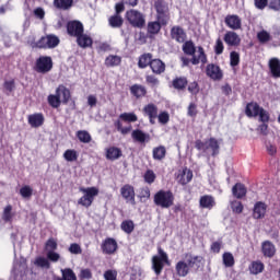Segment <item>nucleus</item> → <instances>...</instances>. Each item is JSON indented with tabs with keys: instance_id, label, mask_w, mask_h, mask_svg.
<instances>
[{
	"instance_id": "21",
	"label": "nucleus",
	"mask_w": 280,
	"mask_h": 280,
	"mask_svg": "<svg viewBox=\"0 0 280 280\" xmlns=\"http://www.w3.org/2000/svg\"><path fill=\"white\" fill-rule=\"evenodd\" d=\"M266 211H268V206L264 201L256 202L253 209L254 220H261L266 218Z\"/></svg>"
},
{
	"instance_id": "4",
	"label": "nucleus",
	"mask_w": 280,
	"mask_h": 280,
	"mask_svg": "<svg viewBox=\"0 0 280 280\" xmlns=\"http://www.w3.org/2000/svg\"><path fill=\"white\" fill-rule=\"evenodd\" d=\"M60 45V38L54 34L42 36L32 44L33 49H56Z\"/></svg>"
},
{
	"instance_id": "41",
	"label": "nucleus",
	"mask_w": 280,
	"mask_h": 280,
	"mask_svg": "<svg viewBox=\"0 0 280 280\" xmlns=\"http://www.w3.org/2000/svg\"><path fill=\"white\" fill-rule=\"evenodd\" d=\"M182 49L186 56L194 57L196 54V44H194V40H186L184 42Z\"/></svg>"
},
{
	"instance_id": "47",
	"label": "nucleus",
	"mask_w": 280,
	"mask_h": 280,
	"mask_svg": "<svg viewBox=\"0 0 280 280\" xmlns=\"http://www.w3.org/2000/svg\"><path fill=\"white\" fill-rule=\"evenodd\" d=\"M114 127L118 132H121L122 135H128V132L132 130V126L124 127V124L121 122L120 118L114 121Z\"/></svg>"
},
{
	"instance_id": "60",
	"label": "nucleus",
	"mask_w": 280,
	"mask_h": 280,
	"mask_svg": "<svg viewBox=\"0 0 280 280\" xmlns=\"http://www.w3.org/2000/svg\"><path fill=\"white\" fill-rule=\"evenodd\" d=\"M79 279L80 280H91L93 279V271H91V269L85 268V269H81L80 273H79Z\"/></svg>"
},
{
	"instance_id": "5",
	"label": "nucleus",
	"mask_w": 280,
	"mask_h": 280,
	"mask_svg": "<svg viewBox=\"0 0 280 280\" xmlns=\"http://www.w3.org/2000/svg\"><path fill=\"white\" fill-rule=\"evenodd\" d=\"M159 256L152 257V270L155 272L156 277L163 272V268H165V264L170 266V257L167 253L163 250V248H158Z\"/></svg>"
},
{
	"instance_id": "40",
	"label": "nucleus",
	"mask_w": 280,
	"mask_h": 280,
	"mask_svg": "<svg viewBox=\"0 0 280 280\" xmlns=\"http://www.w3.org/2000/svg\"><path fill=\"white\" fill-rule=\"evenodd\" d=\"M121 65V57L117 55H109L105 58V67L113 68Z\"/></svg>"
},
{
	"instance_id": "32",
	"label": "nucleus",
	"mask_w": 280,
	"mask_h": 280,
	"mask_svg": "<svg viewBox=\"0 0 280 280\" xmlns=\"http://www.w3.org/2000/svg\"><path fill=\"white\" fill-rule=\"evenodd\" d=\"M199 206L201 209H211L215 207V199L211 195H203L199 199Z\"/></svg>"
},
{
	"instance_id": "58",
	"label": "nucleus",
	"mask_w": 280,
	"mask_h": 280,
	"mask_svg": "<svg viewBox=\"0 0 280 280\" xmlns=\"http://www.w3.org/2000/svg\"><path fill=\"white\" fill-rule=\"evenodd\" d=\"M156 119H159V124H162V126H165L170 124V113L161 112L160 114H158Z\"/></svg>"
},
{
	"instance_id": "34",
	"label": "nucleus",
	"mask_w": 280,
	"mask_h": 280,
	"mask_svg": "<svg viewBox=\"0 0 280 280\" xmlns=\"http://www.w3.org/2000/svg\"><path fill=\"white\" fill-rule=\"evenodd\" d=\"M232 194L234 198L242 200V198L246 197L247 194L246 186H244L242 183H236L232 188Z\"/></svg>"
},
{
	"instance_id": "54",
	"label": "nucleus",
	"mask_w": 280,
	"mask_h": 280,
	"mask_svg": "<svg viewBox=\"0 0 280 280\" xmlns=\"http://www.w3.org/2000/svg\"><path fill=\"white\" fill-rule=\"evenodd\" d=\"M2 220L4 222H12V205H8L2 213Z\"/></svg>"
},
{
	"instance_id": "49",
	"label": "nucleus",
	"mask_w": 280,
	"mask_h": 280,
	"mask_svg": "<svg viewBox=\"0 0 280 280\" xmlns=\"http://www.w3.org/2000/svg\"><path fill=\"white\" fill-rule=\"evenodd\" d=\"M61 279L63 280H78V276L71 268L61 269Z\"/></svg>"
},
{
	"instance_id": "24",
	"label": "nucleus",
	"mask_w": 280,
	"mask_h": 280,
	"mask_svg": "<svg viewBox=\"0 0 280 280\" xmlns=\"http://www.w3.org/2000/svg\"><path fill=\"white\" fill-rule=\"evenodd\" d=\"M162 26H163V24L159 20L149 22L147 25V36L149 38H154V36H156V34H159L161 32Z\"/></svg>"
},
{
	"instance_id": "55",
	"label": "nucleus",
	"mask_w": 280,
	"mask_h": 280,
	"mask_svg": "<svg viewBox=\"0 0 280 280\" xmlns=\"http://www.w3.org/2000/svg\"><path fill=\"white\" fill-rule=\"evenodd\" d=\"M214 54L217 56H221V54H224V43L222 42V38H217L214 44Z\"/></svg>"
},
{
	"instance_id": "25",
	"label": "nucleus",
	"mask_w": 280,
	"mask_h": 280,
	"mask_svg": "<svg viewBox=\"0 0 280 280\" xmlns=\"http://www.w3.org/2000/svg\"><path fill=\"white\" fill-rule=\"evenodd\" d=\"M261 252L264 257H268L269 259H272L277 253V248L275 247V244L270 241H265L261 244Z\"/></svg>"
},
{
	"instance_id": "45",
	"label": "nucleus",
	"mask_w": 280,
	"mask_h": 280,
	"mask_svg": "<svg viewBox=\"0 0 280 280\" xmlns=\"http://www.w3.org/2000/svg\"><path fill=\"white\" fill-rule=\"evenodd\" d=\"M120 229L121 231H124V233H127V235H130V233L135 231V222L132 220H125L121 222Z\"/></svg>"
},
{
	"instance_id": "20",
	"label": "nucleus",
	"mask_w": 280,
	"mask_h": 280,
	"mask_svg": "<svg viewBox=\"0 0 280 280\" xmlns=\"http://www.w3.org/2000/svg\"><path fill=\"white\" fill-rule=\"evenodd\" d=\"M77 38V45L81 49H91L93 47V37L86 33H81Z\"/></svg>"
},
{
	"instance_id": "48",
	"label": "nucleus",
	"mask_w": 280,
	"mask_h": 280,
	"mask_svg": "<svg viewBox=\"0 0 280 280\" xmlns=\"http://www.w3.org/2000/svg\"><path fill=\"white\" fill-rule=\"evenodd\" d=\"M223 265L225 268H233L235 266V257H233V254L229 252L223 254Z\"/></svg>"
},
{
	"instance_id": "53",
	"label": "nucleus",
	"mask_w": 280,
	"mask_h": 280,
	"mask_svg": "<svg viewBox=\"0 0 280 280\" xmlns=\"http://www.w3.org/2000/svg\"><path fill=\"white\" fill-rule=\"evenodd\" d=\"M231 209L233 213L240 214L244 211V205L242 203V201L234 200L231 202Z\"/></svg>"
},
{
	"instance_id": "18",
	"label": "nucleus",
	"mask_w": 280,
	"mask_h": 280,
	"mask_svg": "<svg viewBox=\"0 0 280 280\" xmlns=\"http://www.w3.org/2000/svg\"><path fill=\"white\" fill-rule=\"evenodd\" d=\"M184 257V261L189 270H191V268H195V270H198V268H200V264L202 262L201 256H194L191 253H186Z\"/></svg>"
},
{
	"instance_id": "31",
	"label": "nucleus",
	"mask_w": 280,
	"mask_h": 280,
	"mask_svg": "<svg viewBox=\"0 0 280 280\" xmlns=\"http://www.w3.org/2000/svg\"><path fill=\"white\" fill-rule=\"evenodd\" d=\"M187 84H189L187 77H176L172 81V86L175 91H185V89H187Z\"/></svg>"
},
{
	"instance_id": "3",
	"label": "nucleus",
	"mask_w": 280,
	"mask_h": 280,
	"mask_svg": "<svg viewBox=\"0 0 280 280\" xmlns=\"http://www.w3.org/2000/svg\"><path fill=\"white\" fill-rule=\"evenodd\" d=\"M79 191L84 195L78 200V205L85 207V209H89L93 205L95 197L100 196V189L97 187H80Z\"/></svg>"
},
{
	"instance_id": "14",
	"label": "nucleus",
	"mask_w": 280,
	"mask_h": 280,
	"mask_svg": "<svg viewBox=\"0 0 280 280\" xmlns=\"http://www.w3.org/2000/svg\"><path fill=\"white\" fill-rule=\"evenodd\" d=\"M144 117H149L150 124L154 125L156 117H159V107L154 103H149L142 108Z\"/></svg>"
},
{
	"instance_id": "51",
	"label": "nucleus",
	"mask_w": 280,
	"mask_h": 280,
	"mask_svg": "<svg viewBox=\"0 0 280 280\" xmlns=\"http://www.w3.org/2000/svg\"><path fill=\"white\" fill-rule=\"evenodd\" d=\"M143 178H144V183H147L148 185H152V183L156 180V174L152 170H147L143 175Z\"/></svg>"
},
{
	"instance_id": "57",
	"label": "nucleus",
	"mask_w": 280,
	"mask_h": 280,
	"mask_svg": "<svg viewBox=\"0 0 280 280\" xmlns=\"http://www.w3.org/2000/svg\"><path fill=\"white\" fill-rule=\"evenodd\" d=\"M240 65V52L233 50L230 52V66L237 67Z\"/></svg>"
},
{
	"instance_id": "43",
	"label": "nucleus",
	"mask_w": 280,
	"mask_h": 280,
	"mask_svg": "<svg viewBox=\"0 0 280 280\" xmlns=\"http://www.w3.org/2000/svg\"><path fill=\"white\" fill-rule=\"evenodd\" d=\"M47 102L51 108H60L62 101L60 98V94L56 92V94H50L47 97Z\"/></svg>"
},
{
	"instance_id": "22",
	"label": "nucleus",
	"mask_w": 280,
	"mask_h": 280,
	"mask_svg": "<svg viewBox=\"0 0 280 280\" xmlns=\"http://www.w3.org/2000/svg\"><path fill=\"white\" fill-rule=\"evenodd\" d=\"M190 62L195 66L199 62H201V65H207V62H209L207 58V52H205V48L202 46L197 47V55H192Z\"/></svg>"
},
{
	"instance_id": "37",
	"label": "nucleus",
	"mask_w": 280,
	"mask_h": 280,
	"mask_svg": "<svg viewBox=\"0 0 280 280\" xmlns=\"http://www.w3.org/2000/svg\"><path fill=\"white\" fill-rule=\"evenodd\" d=\"M152 156L154 161H163L167 156V149L164 145L153 148Z\"/></svg>"
},
{
	"instance_id": "29",
	"label": "nucleus",
	"mask_w": 280,
	"mask_h": 280,
	"mask_svg": "<svg viewBox=\"0 0 280 280\" xmlns=\"http://www.w3.org/2000/svg\"><path fill=\"white\" fill-rule=\"evenodd\" d=\"M130 94L136 97V100H141L148 95V90L141 84H133L129 88Z\"/></svg>"
},
{
	"instance_id": "50",
	"label": "nucleus",
	"mask_w": 280,
	"mask_h": 280,
	"mask_svg": "<svg viewBox=\"0 0 280 280\" xmlns=\"http://www.w3.org/2000/svg\"><path fill=\"white\" fill-rule=\"evenodd\" d=\"M63 159L69 163H73V161H78V151L73 149H68L63 153Z\"/></svg>"
},
{
	"instance_id": "63",
	"label": "nucleus",
	"mask_w": 280,
	"mask_h": 280,
	"mask_svg": "<svg viewBox=\"0 0 280 280\" xmlns=\"http://www.w3.org/2000/svg\"><path fill=\"white\" fill-rule=\"evenodd\" d=\"M35 264L39 267V268H50V264L49 260L45 257H37L35 260Z\"/></svg>"
},
{
	"instance_id": "10",
	"label": "nucleus",
	"mask_w": 280,
	"mask_h": 280,
	"mask_svg": "<svg viewBox=\"0 0 280 280\" xmlns=\"http://www.w3.org/2000/svg\"><path fill=\"white\" fill-rule=\"evenodd\" d=\"M118 248L117 240L113 237H106L101 244L103 255H115Z\"/></svg>"
},
{
	"instance_id": "36",
	"label": "nucleus",
	"mask_w": 280,
	"mask_h": 280,
	"mask_svg": "<svg viewBox=\"0 0 280 280\" xmlns=\"http://www.w3.org/2000/svg\"><path fill=\"white\" fill-rule=\"evenodd\" d=\"M108 25L114 30H119V27H124V18L115 13L108 18Z\"/></svg>"
},
{
	"instance_id": "27",
	"label": "nucleus",
	"mask_w": 280,
	"mask_h": 280,
	"mask_svg": "<svg viewBox=\"0 0 280 280\" xmlns=\"http://www.w3.org/2000/svg\"><path fill=\"white\" fill-rule=\"evenodd\" d=\"M56 93L59 94L62 104L67 105L71 101V90H69V88L60 84L56 89Z\"/></svg>"
},
{
	"instance_id": "12",
	"label": "nucleus",
	"mask_w": 280,
	"mask_h": 280,
	"mask_svg": "<svg viewBox=\"0 0 280 280\" xmlns=\"http://www.w3.org/2000/svg\"><path fill=\"white\" fill-rule=\"evenodd\" d=\"M120 196L124 198V200H126V202H130V205H132L133 207L135 205H137L135 186L130 184H125L120 188Z\"/></svg>"
},
{
	"instance_id": "59",
	"label": "nucleus",
	"mask_w": 280,
	"mask_h": 280,
	"mask_svg": "<svg viewBox=\"0 0 280 280\" xmlns=\"http://www.w3.org/2000/svg\"><path fill=\"white\" fill-rule=\"evenodd\" d=\"M257 38L261 44L269 43L270 33H268L267 31H260L257 33Z\"/></svg>"
},
{
	"instance_id": "56",
	"label": "nucleus",
	"mask_w": 280,
	"mask_h": 280,
	"mask_svg": "<svg viewBox=\"0 0 280 280\" xmlns=\"http://www.w3.org/2000/svg\"><path fill=\"white\" fill-rule=\"evenodd\" d=\"M45 249L49 252L58 250V242H56V238H48L45 244Z\"/></svg>"
},
{
	"instance_id": "19",
	"label": "nucleus",
	"mask_w": 280,
	"mask_h": 280,
	"mask_svg": "<svg viewBox=\"0 0 280 280\" xmlns=\"http://www.w3.org/2000/svg\"><path fill=\"white\" fill-rule=\"evenodd\" d=\"M224 23L230 30H242V19L240 18V15L229 14L225 16Z\"/></svg>"
},
{
	"instance_id": "62",
	"label": "nucleus",
	"mask_w": 280,
	"mask_h": 280,
	"mask_svg": "<svg viewBox=\"0 0 280 280\" xmlns=\"http://www.w3.org/2000/svg\"><path fill=\"white\" fill-rule=\"evenodd\" d=\"M32 194H34V190L30 186H23L20 189V196H22V198H32Z\"/></svg>"
},
{
	"instance_id": "1",
	"label": "nucleus",
	"mask_w": 280,
	"mask_h": 280,
	"mask_svg": "<svg viewBox=\"0 0 280 280\" xmlns=\"http://www.w3.org/2000/svg\"><path fill=\"white\" fill-rule=\"evenodd\" d=\"M245 115L249 119L253 117H259L262 124H268L270 121V114L264 107L259 106L257 102H249L245 107Z\"/></svg>"
},
{
	"instance_id": "30",
	"label": "nucleus",
	"mask_w": 280,
	"mask_h": 280,
	"mask_svg": "<svg viewBox=\"0 0 280 280\" xmlns=\"http://www.w3.org/2000/svg\"><path fill=\"white\" fill-rule=\"evenodd\" d=\"M105 156L107 161H117L124 156V152L117 147H109L106 149Z\"/></svg>"
},
{
	"instance_id": "8",
	"label": "nucleus",
	"mask_w": 280,
	"mask_h": 280,
	"mask_svg": "<svg viewBox=\"0 0 280 280\" xmlns=\"http://www.w3.org/2000/svg\"><path fill=\"white\" fill-rule=\"evenodd\" d=\"M54 69V59L49 56H40L39 58L36 59L35 66H34V71L36 73H49Z\"/></svg>"
},
{
	"instance_id": "52",
	"label": "nucleus",
	"mask_w": 280,
	"mask_h": 280,
	"mask_svg": "<svg viewBox=\"0 0 280 280\" xmlns=\"http://www.w3.org/2000/svg\"><path fill=\"white\" fill-rule=\"evenodd\" d=\"M145 82L152 89H154V86H159L160 84L159 78H156L154 74L145 75Z\"/></svg>"
},
{
	"instance_id": "7",
	"label": "nucleus",
	"mask_w": 280,
	"mask_h": 280,
	"mask_svg": "<svg viewBox=\"0 0 280 280\" xmlns=\"http://www.w3.org/2000/svg\"><path fill=\"white\" fill-rule=\"evenodd\" d=\"M154 9L156 12V21H160L162 25H167L170 23V7L165 1L158 0L154 3Z\"/></svg>"
},
{
	"instance_id": "33",
	"label": "nucleus",
	"mask_w": 280,
	"mask_h": 280,
	"mask_svg": "<svg viewBox=\"0 0 280 280\" xmlns=\"http://www.w3.org/2000/svg\"><path fill=\"white\" fill-rule=\"evenodd\" d=\"M266 269V265L261 262V260H253L249 266L248 270L250 275H261Z\"/></svg>"
},
{
	"instance_id": "64",
	"label": "nucleus",
	"mask_w": 280,
	"mask_h": 280,
	"mask_svg": "<svg viewBox=\"0 0 280 280\" xmlns=\"http://www.w3.org/2000/svg\"><path fill=\"white\" fill-rule=\"evenodd\" d=\"M105 280H117V271L113 269H108L104 272Z\"/></svg>"
},
{
	"instance_id": "2",
	"label": "nucleus",
	"mask_w": 280,
	"mask_h": 280,
	"mask_svg": "<svg viewBox=\"0 0 280 280\" xmlns=\"http://www.w3.org/2000/svg\"><path fill=\"white\" fill-rule=\"evenodd\" d=\"M174 192L172 190H159L153 196V202L156 207H161V209H170V207H174Z\"/></svg>"
},
{
	"instance_id": "9",
	"label": "nucleus",
	"mask_w": 280,
	"mask_h": 280,
	"mask_svg": "<svg viewBox=\"0 0 280 280\" xmlns=\"http://www.w3.org/2000/svg\"><path fill=\"white\" fill-rule=\"evenodd\" d=\"M66 30H67L68 36H70L71 38H77V36L83 34L84 24H82V22L78 20H72L67 22Z\"/></svg>"
},
{
	"instance_id": "16",
	"label": "nucleus",
	"mask_w": 280,
	"mask_h": 280,
	"mask_svg": "<svg viewBox=\"0 0 280 280\" xmlns=\"http://www.w3.org/2000/svg\"><path fill=\"white\" fill-rule=\"evenodd\" d=\"M194 178V172L191 170L185 167L182 171L178 172L176 176V180L179 185H189Z\"/></svg>"
},
{
	"instance_id": "28",
	"label": "nucleus",
	"mask_w": 280,
	"mask_h": 280,
	"mask_svg": "<svg viewBox=\"0 0 280 280\" xmlns=\"http://www.w3.org/2000/svg\"><path fill=\"white\" fill-rule=\"evenodd\" d=\"M149 67L154 75H161L162 73H165L166 66L165 62H163L161 59H153Z\"/></svg>"
},
{
	"instance_id": "13",
	"label": "nucleus",
	"mask_w": 280,
	"mask_h": 280,
	"mask_svg": "<svg viewBox=\"0 0 280 280\" xmlns=\"http://www.w3.org/2000/svg\"><path fill=\"white\" fill-rule=\"evenodd\" d=\"M170 36L175 43H185L187 40V32L180 25H174L171 27Z\"/></svg>"
},
{
	"instance_id": "44",
	"label": "nucleus",
	"mask_w": 280,
	"mask_h": 280,
	"mask_svg": "<svg viewBox=\"0 0 280 280\" xmlns=\"http://www.w3.org/2000/svg\"><path fill=\"white\" fill-rule=\"evenodd\" d=\"M77 138L81 143H91V141L93 140L91 133L86 130L77 131Z\"/></svg>"
},
{
	"instance_id": "17",
	"label": "nucleus",
	"mask_w": 280,
	"mask_h": 280,
	"mask_svg": "<svg viewBox=\"0 0 280 280\" xmlns=\"http://www.w3.org/2000/svg\"><path fill=\"white\" fill-rule=\"evenodd\" d=\"M268 68H269L270 78H273V80H279L280 79V59L277 57L269 59Z\"/></svg>"
},
{
	"instance_id": "23",
	"label": "nucleus",
	"mask_w": 280,
	"mask_h": 280,
	"mask_svg": "<svg viewBox=\"0 0 280 280\" xmlns=\"http://www.w3.org/2000/svg\"><path fill=\"white\" fill-rule=\"evenodd\" d=\"M27 122L31 125V128H40L45 124V116L43 113L31 114L27 117Z\"/></svg>"
},
{
	"instance_id": "6",
	"label": "nucleus",
	"mask_w": 280,
	"mask_h": 280,
	"mask_svg": "<svg viewBox=\"0 0 280 280\" xmlns=\"http://www.w3.org/2000/svg\"><path fill=\"white\" fill-rule=\"evenodd\" d=\"M126 19L131 27L143 30L145 27V15L138 10L131 9L126 12Z\"/></svg>"
},
{
	"instance_id": "61",
	"label": "nucleus",
	"mask_w": 280,
	"mask_h": 280,
	"mask_svg": "<svg viewBox=\"0 0 280 280\" xmlns=\"http://www.w3.org/2000/svg\"><path fill=\"white\" fill-rule=\"evenodd\" d=\"M188 92L192 95H198V93H200V85L198 84V81H192L188 84Z\"/></svg>"
},
{
	"instance_id": "46",
	"label": "nucleus",
	"mask_w": 280,
	"mask_h": 280,
	"mask_svg": "<svg viewBox=\"0 0 280 280\" xmlns=\"http://www.w3.org/2000/svg\"><path fill=\"white\" fill-rule=\"evenodd\" d=\"M119 119L121 121H127L128 124H135V121H139V117L135 113H122L119 115Z\"/></svg>"
},
{
	"instance_id": "35",
	"label": "nucleus",
	"mask_w": 280,
	"mask_h": 280,
	"mask_svg": "<svg viewBox=\"0 0 280 280\" xmlns=\"http://www.w3.org/2000/svg\"><path fill=\"white\" fill-rule=\"evenodd\" d=\"M154 59L152 58V54L151 52H144L139 57L138 60V67L139 69H148V67H150V65H152V61Z\"/></svg>"
},
{
	"instance_id": "11",
	"label": "nucleus",
	"mask_w": 280,
	"mask_h": 280,
	"mask_svg": "<svg viewBox=\"0 0 280 280\" xmlns=\"http://www.w3.org/2000/svg\"><path fill=\"white\" fill-rule=\"evenodd\" d=\"M206 75L213 80L214 82H220L224 78V72L222 68L215 63H208L206 67Z\"/></svg>"
},
{
	"instance_id": "42",
	"label": "nucleus",
	"mask_w": 280,
	"mask_h": 280,
	"mask_svg": "<svg viewBox=\"0 0 280 280\" xmlns=\"http://www.w3.org/2000/svg\"><path fill=\"white\" fill-rule=\"evenodd\" d=\"M52 3L57 10H71L73 8V0H54Z\"/></svg>"
},
{
	"instance_id": "26",
	"label": "nucleus",
	"mask_w": 280,
	"mask_h": 280,
	"mask_svg": "<svg viewBox=\"0 0 280 280\" xmlns=\"http://www.w3.org/2000/svg\"><path fill=\"white\" fill-rule=\"evenodd\" d=\"M131 139L136 143H148L150 141V133H145L141 129H136L131 132Z\"/></svg>"
},
{
	"instance_id": "15",
	"label": "nucleus",
	"mask_w": 280,
	"mask_h": 280,
	"mask_svg": "<svg viewBox=\"0 0 280 280\" xmlns=\"http://www.w3.org/2000/svg\"><path fill=\"white\" fill-rule=\"evenodd\" d=\"M223 40L228 47H240L242 44V38L234 31H228L223 36Z\"/></svg>"
},
{
	"instance_id": "39",
	"label": "nucleus",
	"mask_w": 280,
	"mask_h": 280,
	"mask_svg": "<svg viewBox=\"0 0 280 280\" xmlns=\"http://www.w3.org/2000/svg\"><path fill=\"white\" fill-rule=\"evenodd\" d=\"M208 150H210L211 156H218V154H220V142L218 141V139H208Z\"/></svg>"
},
{
	"instance_id": "38",
	"label": "nucleus",
	"mask_w": 280,
	"mask_h": 280,
	"mask_svg": "<svg viewBox=\"0 0 280 280\" xmlns=\"http://www.w3.org/2000/svg\"><path fill=\"white\" fill-rule=\"evenodd\" d=\"M175 270L177 277H187L189 275V267L186 265L185 260H179L175 265Z\"/></svg>"
}]
</instances>
